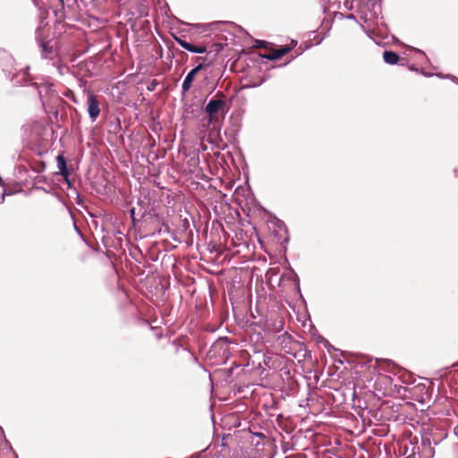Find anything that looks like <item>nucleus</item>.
<instances>
[{"label":"nucleus","mask_w":458,"mask_h":458,"mask_svg":"<svg viewBox=\"0 0 458 458\" xmlns=\"http://www.w3.org/2000/svg\"><path fill=\"white\" fill-rule=\"evenodd\" d=\"M279 224H280L279 227H280V228H281V226H282V227H284V228L285 233H287V229H286L285 225H284L283 222H281V221H279Z\"/></svg>","instance_id":"nucleus-32"},{"label":"nucleus","mask_w":458,"mask_h":458,"mask_svg":"<svg viewBox=\"0 0 458 458\" xmlns=\"http://www.w3.org/2000/svg\"><path fill=\"white\" fill-rule=\"evenodd\" d=\"M153 234L157 236L169 235L174 242H179L174 236V233L171 231L169 225L166 222H163L159 229H157Z\"/></svg>","instance_id":"nucleus-13"},{"label":"nucleus","mask_w":458,"mask_h":458,"mask_svg":"<svg viewBox=\"0 0 458 458\" xmlns=\"http://www.w3.org/2000/svg\"><path fill=\"white\" fill-rule=\"evenodd\" d=\"M277 324L278 325H276V330L279 332L284 328V322L282 320H279Z\"/></svg>","instance_id":"nucleus-27"},{"label":"nucleus","mask_w":458,"mask_h":458,"mask_svg":"<svg viewBox=\"0 0 458 458\" xmlns=\"http://www.w3.org/2000/svg\"><path fill=\"white\" fill-rule=\"evenodd\" d=\"M414 50H416L417 52H419V53H420V54L425 55V53L422 50H420V49H417V48H414Z\"/></svg>","instance_id":"nucleus-35"},{"label":"nucleus","mask_w":458,"mask_h":458,"mask_svg":"<svg viewBox=\"0 0 458 458\" xmlns=\"http://www.w3.org/2000/svg\"><path fill=\"white\" fill-rule=\"evenodd\" d=\"M87 111L92 122H95L100 114L99 101L97 96L91 92L88 93Z\"/></svg>","instance_id":"nucleus-5"},{"label":"nucleus","mask_w":458,"mask_h":458,"mask_svg":"<svg viewBox=\"0 0 458 458\" xmlns=\"http://www.w3.org/2000/svg\"><path fill=\"white\" fill-rule=\"evenodd\" d=\"M74 229H75V232H77L81 236H82L80 229L78 228V226L76 225V224H74Z\"/></svg>","instance_id":"nucleus-33"},{"label":"nucleus","mask_w":458,"mask_h":458,"mask_svg":"<svg viewBox=\"0 0 458 458\" xmlns=\"http://www.w3.org/2000/svg\"><path fill=\"white\" fill-rule=\"evenodd\" d=\"M186 225H187V226L189 225V222H188V220H185V221H184L183 226H186Z\"/></svg>","instance_id":"nucleus-37"},{"label":"nucleus","mask_w":458,"mask_h":458,"mask_svg":"<svg viewBox=\"0 0 458 458\" xmlns=\"http://www.w3.org/2000/svg\"><path fill=\"white\" fill-rule=\"evenodd\" d=\"M174 39L182 47L183 49L194 53V54H204L207 52V47L203 45L194 46L191 43L186 41L181 37L174 35Z\"/></svg>","instance_id":"nucleus-8"},{"label":"nucleus","mask_w":458,"mask_h":458,"mask_svg":"<svg viewBox=\"0 0 458 458\" xmlns=\"http://www.w3.org/2000/svg\"><path fill=\"white\" fill-rule=\"evenodd\" d=\"M400 65H402V66L406 65L408 67V69L411 72H419L418 68H416V66L414 64H409L408 61L406 59H403L402 63H400Z\"/></svg>","instance_id":"nucleus-19"},{"label":"nucleus","mask_w":458,"mask_h":458,"mask_svg":"<svg viewBox=\"0 0 458 458\" xmlns=\"http://www.w3.org/2000/svg\"><path fill=\"white\" fill-rule=\"evenodd\" d=\"M438 442L431 438L430 434L425 432L421 435V454L423 458H433L435 454V445Z\"/></svg>","instance_id":"nucleus-4"},{"label":"nucleus","mask_w":458,"mask_h":458,"mask_svg":"<svg viewBox=\"0 0 458 458\" xmlns=\"http://www.w3.org/2000/svg\"><path fill=\"white\" fill-rule=\"evenodd\" d=\"M146 215H147V212H146V211H144V212L141 214V217L143 218Z\"/></svg>","instance_id":"nucleus-39"},{"label":"nucleus","mask_w":458,"mask_h":458,"mask_svg":"<svg viewBox=\"0 0 458 458\" xmlns=\"http://www.w3.org/2000/svg\"><path fill=\"white\" fill-rule=\"evenodd\" d=\"M284 242H289V236H286V237L284 239Z\"/></svg>","instance_id":"nucleus-36"},{"label":"nucleus","mask_w":458,"mask_h":458,"mask_svg":"<svg viewBox=\"0 0 458 458\" xmlns=\"http://www.w3.org/2000/svg\"><path fill=\"white\" fill-rule=\"evenodd\" d=\"M43 5L51 9L55 16L64 11V0H39Z\"/></svg>","instance_id":"nucleus-11"},{"label":"nucleus","mask_w":458,"mask_h":458,"mask_svg":"<svg viewBox=\"0 0 458 458\" xmlns=\"http://www.w3.org/2000/svg\"><path fill=\"white\" fill-rule=\"evenodd\" d=\"M4 448H3V449H6V450H8V451L12 452V453L15 455V457H16V458H18V456H17V454L14 453V451H13V449L12 445L10 444V442H8L7 440H4Z\"/></svg>","instance_id":"nucleus-23"},{"label":"nucleus","mask_w":458,"mask_h":458,"mask_svg":"<svg viewBox=\"0 0 458 458\" xmlns=\"http://www.w3.org/2000/svg\"><path fill=\"white\" fill-rule=\"evenodd\" d=\"M345 18L348 19V20H355L356 21V18H355V16L352 13L347 14L345 16Z\"/></svg>","instance_id":"nucleus-31"},{"label":"nucleus","mask_w":458,"mask_h":458,"mask_svg":"<svg viewBox=\"0 0 458 458\" xmlns=\"http://www.w3.org/2000/svg\"><path fill=\"white\" fill-rule=\"evenodd\" d=\"M129 215H130L131 225H132L133 227H135L137 223L139 222V220L136 218V209H135V208H131L129 209Z\"/></svg>","instance_id":"nucleus-18"},{"label":"nucleus","mask_w":458,"mask_h":458,"mask_svg":"<svg viewBox=\"0 0 458 458\" xmlns=\"http://www.w3.org/2000/svg\"><path fill=\"white\" fill-rule=\"evenodd\" d=\"M57 167L59 169L58 174L64 178V180L67 182L69 188L72 187V182L69 179L70 172L67 168V161L66 158L63 155H58L56 157Z\"/></svg>","instance_id":"nucleus-9"},{"label":"nucleus","mask_w":458,"mask_h":458,"mask_svg":"<svg viewBox=\"0 0 458 458\" xmlns=\"http://www.w3.org/2000/svg\"><path fill=\"white\" fill-rule=\"evenodd\" d=\"M291 50H292V47L283 46L279 48L273 50V52L270 54H264V55L260 54L259 56L261 58H264L267 60L275 61V60L281 59L283 56H284L286 54H288Z\"/></svg>","instance_id":"nucleus-10"},{"label":"nucleus","mask_w":458,"mask_h":458,"mask_svg":"<svg viewBox=\"0 0 458 458\" xmlns=\"http://www.w3.org/2000/svg\"><path fill=\"white\" fill-rule=\"evenodd\" d=\"M454 434L455 435V437H457L458 439V426L454 428Z\"/></svg>","instance_id":"nucleus-34"},{"label":"nucleus","mask_w":458,"mask_h":458,"mask_svg":"<svg viewBox=\"0 0 458 458\" xmlns=\"http://www.w3.org/2000/svg\"><path fill=\"white\" fill-rule=\"evenodd\" d=\"M38 46L40 47L42 58H47L48 55L53 53V47L49 45V42L40 40L38 41Z\"/></svg>","instance_id":"nucleus-14"},{"label":"nucleus","mask_w":458,"mask_h":458,"mask_svg":"<svg viewBox=\"0 0 458 458\" xmlns=\"http://www.w3.org/2000/svg\"><path fill=\"white\" fill-rule=\"evenodd\" d=\"M136 13L139 18L147 17L148 15L147 5L140 2L136 6Z\"/></svg>","instance_id":"nucleus-15"},{"label":"nucleus","mask_w":458,"mask_h":458,"mask_svg":"<svg viewBox=\"0 0 458 458\" xmlns=\"http://www.w3.org/2000/svg\"><path fill=\"white\" fill-rule=\"evenodd\" d=\"M197 59L199 60V59H200V57H197ZM201 59H202L203 61H206V58H205V57H201Z\"/></svg>","instance_id":"nucleus-41"},{"label":"nucleus","mask_w":458,"mask_h":458,"mask_svg":"<svg viewBox=\"0 0 458 458\" xmlns=\"http://www.w3.org/2000/svg\"><path fill=\"white\" fill-rule=\"evenodd\" d=\"M158 85V82L156 80H152L149 84L147 86V89L148 91H154Z\"/></svg>","instance_id":"nucleus-20"},{"label":"nucleus","mask_w":458,"mask_h":458,"mask_svg":"<svg viewBox=\"0 0 458 458\" xmlns=\"http://www.w3.org/2000/svg\"><path fill=\"white\" fill-rule=\"evenodd\" d=\"M267 44V43L265 40H257L256 41V47H266Z\"/></svg>","instance_id":"nucleus-26"},{"label":"nucleus","mask_w":458,"mask_h":458,"mask_svg":"<svg viewBox=\"0 0 458 458\" xmlns=\"http://www.w3.org/2000/svg\"><path fill=\"white\" fill-rule=\"evenodd\" d=\"M265 81H266V78H262L258 82H253V81H249L246 84H242L241 89H247L258 88V87L261 86Z\"/></svg>","instance_id":"nucleus-17"},{"label":"nucleus","mask_w":458,"mask_h":458,"mask_svg":"<svg viewBox=\"0 0 458 458\" xmlns=\"http://www.w3.org/2000/svg\"><path fill=\"white\" fill-rule=\"evenodd\" d=\"M386 362V364L389 367V366H395L394 362L391 360H384Z\"/></svg>","instance_id":"nucleus-29"},{"label":"nucleus","mask_w":458,"mask_h":458,"mask_svg":"<svg viewBox=\"0 0 458 458\" xmlns=\"http://www.w3.org/2000/svg\"><path fill=\"white\" fill-rule=\"evenodd\" d=\"M292 276H293V280L294 281V283L297 284V288L298 290L300 291V282H299V277H298V275L293 271L292 270Z\"/></svg>","instance_id":"nucleus-24"},{"label":"nucleus","mask_w":458,"mask_h":458,"mask_svg":"<svg viewBox=\"0 0 458 458\" xmlns=\"http://www.w3.org/2000/svg\"><path fill=\"white\" fill-rule=\"evenodd\" d=\"M32 91L37 94L43 106L46 103H53L60 99L55 89V85L48 81H45L44 78H41L40 81H37L31 84L30 92Z\"/></svg>","instance_id":"nucleus-2"},{"label":"nucleus","mask_w":458,"mask_h":458,"mask_svg":"<svg viewBox=\"0 0 458 458\" xmlns=\"http://www.w3.org/2000/svg\"><path fill=\"white\" fill-rule=\"evenodd\" d=\"M204 68V64L200 63L192 68L185 76L182 84V95L184 96L191 88L196 75Z\"/></svg>","instance_id":"nucleus-6"},{"label":"nucleus","mask_w":458,"mask_h":458,"mask_svg":"<svg viewBox=\"0 0 458 458\" xmlns=\"http://www.w3.org/2000/svg\"><path fill=\"white\" fill-rule=\"evenodd\" d=\"M256 437H258L259 438H265V434L262 433V432H257L254 434Z\"/></svg>","instance_id":"nucleus-30"},{"label":"nucleus","mask_w":458,"mask_h":458,"mask_svg":"<svg viewBox=\"0 0 458 458\" xmlns=\"http://www.w3.org/2000/svg\"><path fill=\"white\" fill-rule=\"evenodd\" d=\"M317 342L324 343L326 347H331V344H329V342L327 339H325L322 335L318 336ZM332 348L335 349L333 346H332Z\"/></svg>","instance_id":"nucleus-22"},{"label":"nucleus","mask_w":458,"mask_h":458,"mask_svg":"<svg viewBox=\"0 0 458 458\" xmlns=\"http://www.w3.org/2000/svg\"><path fill=\"white\" fill-rule=\"evenodd\" d=\"M190 359L195 363L199 365V358L191 352H188Z\"/></svg>","instance_id":"nucleus-25"},{"label":"nucleus","mask_w":458,"mask_h":458,"mask_svg":"<svg viewBox=\"0 0 458 458\" xmlns=\"http://www.w3.org/2000/svg\"><path fill=\"white\" fill-rule=\"evenodd\" d=\"M172 344L175 347L176 354H178L180 351H183L187 353L191 351L187 346L182 345L179 339H174Z\"/></svg>","instance_id":"nucleus-16"},{"label":"nucleus","mask_w":458,"mask_h":458,"mask_svg":"<svg viewBox=\"0 0 458 458\" xmlns=\"http://www.w3.org/2000/svg\"><path fill=\"white\" fill-rule=\"evenodd\" d=\"M225 95L218 91L205 106L204 111L207 114L208 125L216 127L219 125L227 112Z\"/></svg>","instance_id":"nucleus-1"},{"label":"nucleus","mask_w":458,"mask_h":458,"mask_svg":"<svg viewBox=\"0 0 458 458\" xmlns=\"http://www.w3.org/2000/svg\"><path fill=\"white\" fill-rule=\"evenodd\" d=\"M421 74H422V75H425V76H432L431 74H427V73H425L424 72H421Z\"/></svg>","instance_id":"nucleus-38"},{"label":"nucleus","mask_w":458,"mask_h":458,"mask_svg":"<svg viewBox=\"0 0 458 458\" xmlns=\"http://www.w3.org/2000/svg\"><path fill=\"white\" fill-rule=\"evenodd\" d=\"M383 60L386 64L390 65L397 64L399 62L402 63L400 55L392 50H385L383 53Z\"/></svg>","instance_id":"nucleus-12"},{"label":"nucleus","mask_w":458,"mask_h":458,"mask_svg":"<svg viewBox=\"0 0 458 458\" xmlns=\"http://www.w3.org/2000/svg\"><path fill=\"white\" fill-rule=\"evenodd\" d=\"M437 77L440 78V79H446V78H454L452 75L448 74V75H443L442 73H436L435 74Z\"/></svg>","instance_id":"nucleus-28"},{"label":"nucleus","mask_w":458,"mask_h":458,"mask_svg":"<svg viewBox=\"0 0 458 458\" xmlns=\"http://www.w3.org/2000/svg\"><path fill=\"white\" fill-rule=\"evenodd\" d=\"M2 188L4 189V191H3L2 194L0 195V204H3V203L4 202V199H5V196H6V195H11V194H13L11 191H9V192H8V191L5 190V186H4V187H2Z\"/></svg>","instance_id":"nucleus-21"},{"label":"nucleus","mask_w":458,"mask_h":458,"mask_svg":"<svg viewBox=\"0 0 458 458\" xmlns=\"http://www.w3.org/2000/svg\"><path fill=\"white\" fill-rule=\"evenodd\" d=\"M454 366L458 367V363H456Z\"/></svg>","instance_id":"nucleus-42"},{"label":"nucleus","mask_w":458,"mask_h":458,"mask_svg":"<svg viewBox=\"0 0 458 458\" xmlns=\"http://www.w3.org/2000/svg\"><path fill=\"white\" fill-rule=\"evenodd\" d=\"M14 59L13 55L4 49H0V68L8 75H11L12 71L14 69Z\"/></svg>","instance_id":"nucleus-7"},{"label":"nucleus","mask_w":458,"mask_h":458,"mask_svg":"<svg viewBox=\"0 0 458 458\" xmlns=\"http://www.w3.org/2000/svg\"><path fill=\"white\" fill-rule=\"evenodd\" d=\"M15 87H28L31 90V84L35 83L34 78L30 73V66L12 71L11 75H5Z\"/></svg>","instance_id":"nucleus-3"},{"label":"nucleus","mask_w":458,"mask_h":458,"mask_svg":"<svg viewBox=\"0 0 458 458\" xmlns=\"http://www.w3.org/2000/svg\"><path fill=\"white\" fill-rule=\"evenodd\" d=\"M58 70H59V72L62 74V67L61 66H58Z\"/></svg>","instance_id":"nucleus-40"}]
</instances>
